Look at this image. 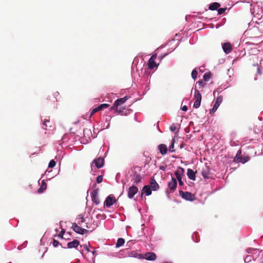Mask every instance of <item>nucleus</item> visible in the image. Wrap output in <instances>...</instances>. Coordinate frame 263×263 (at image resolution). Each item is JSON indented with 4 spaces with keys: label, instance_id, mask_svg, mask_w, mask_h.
<instances>
[{
    "label": "nucleus",
    "instance_id": "nucleus-1",
    "mask_svg": "<svg viewBox=\"0 0 263 263\" xmlns=\"http://www.w3.org/2000/svg\"><path fill=\"white\" fill-rule=\"evenodd\" d=\"M194 98L195 99V101L194 103L193 106L195 108H198L200 105L202 96L200 91L197 89H196V86L195 88Z\"/></svg>",
    "mask_w": 263,
    "mask_h": 263
},
{
    "label": "nucleus",
    "instance_id": "nucleus-2",
    "mask_svg": "<svg viewBox=\"0 0 263 263\" xmlns=\"http://www.w3.org/2000/svg\"><path fill=\"white\" fill-rule=\"evenodd\" d=\"M180 196L183 199L189 201H194L195 199V195L189 192L179 191Z\"/></svg>",
    "mask_w": 263,
    "mask_h": 263
},
{
    "label": "nucleus",
    "instance_id": "nucleus-3",
    "mask_svg": "<svg viewBox=\"0 0 263 263\" xmlns=\"http://www.w3.org/2000/svg\"><path fill=\"white\" fill-rule=\"evenodd\" d=\"M116 201L117 200L114 196L112 194H110L106 197L104 202V205L107 208H110L115 203H116Z\"/></svg>",
    "mask_w": 263,
    "mask_h": 263
},
{
    "label": "nucleus",
    "instance_id": "nucleus-4",
    "mask_svg": "<svg viewBox=\"0 0 263 263\" xmlns=\"http://www.w3.org/2000/svg\"><path fill=\"white\" fill-rule=\"evenodd\" d=\"M104 163V160L102 157H99L97 159H95L93 160L91 164V167L92 169V167L95 166L97 167V168H101L103 166Z\"/></svg>",
    "mask_w": 263,
    "mask_h": 263
},
{
    "label": "nucleus",
    "instance_id": "nucleus-5",
    "mask_svg": "<svg viewBox=\"0 0 263 263\" xmlns=\"http://www.w3.org/2000/svg\"><path fill=\"white\" fill-rule=\"evenodd\" d=\"M71 228L74 232L83 235L87 233L88 232V231L86 229L82 228L80 227H79L78 224L76 223H72Z\"/></svg>",
    "mask_w": 263,
    "mask_h": 263
},
{
    "label": "nucleus",
    "instance_id": "nucleus-6",
    "mask_svg": "<svg viewBox=\"0 0 263 263\" xmlns=\"http://www.w3.org/2000/svg\"><path fill=\"white\" fill-rule=\"evenodd\" d=\"M157 58V54H153L149 59V61L148 62V66L149 69H154L155 67H158V65L155 62V60Z\"/></svg>",
    "mask_w": 263,
    "mask_h": 263
},
{
    "label": "nucleus",
    "instance_id": "nucleus-7",
    "mask_svg": "<svg viewBox=\"0 0 263 263\" xmlns=\"http://www.w3.org/2000/svg\"><path fill=\"white\" fill-rule=\"evenodd\" d=\"M98 192L99 189H97L93 191V192L90 194L91 200L92 202L95 203L96 205H98L100 203V200L98 196Z\"/></svg>",
    "mask_w": 263,
    "mask_h": 263
},
{
    "label": "nucleus",
    "instance_id": "nucleus-8",
    "mask_svg": "<svg viewBox=\"0 0 263 263\" xmlns=\"http://www.w3.org/2000/svg\"><path fill=\"white\" fill-rule=\"evenodd\" d=\"M138 191V189L135 185H132L128 189V197L132 199L134 197L135 195L137 194Z\"/></svg>",
    "mask_w": 263,
    "mask_h": 263
},
{
    "label": "nucleus",
    "instance_id": "nucleus-9",
    "mask_svg": "<svg viewBox=\"0 0 263 263\" xmlns=\"http://www.w3.org/2000/svg\"><path fill=\"white\" fill-rule=\"evenodd\" d=\"M222 47L223 51L226 54L230 53L233 50V47L230 43H224L222 45Z\"/></svg>",
    "mask_w": 263,
    "mask_h": 263
},
{
    "label": "nucleus",
    "instance_id": "nucleus-10",
    "mask_svg": "<svg viewBox=\"0 0 263 263\" xmlns=\"http://www.w3.org/2000/svg\"><path fill=\"white\" fill-rule=\"evenodd\" d=\"M142 180V177L140 174L135 172L132 176V181L136 184H139Z\"/></svg>",
    "mask_w": 263,
    "mask_h": 263
},
{
    "label": "nucleus",
    "instance_id": "nucleus-11",
    "mask_svg": "<svg viewBox=\"0 0 263 263\" xmlns=\"http://www.w3.org/2000/svg\"><path fill=\"white\" fill-rule=\"evenodd\" d=\"M184 173V168L178 167L177 169V170L175 172V175L178 179H182V176H183Z\"/></svg>",
    "mask_w": 263,
    "mask_h": 263
},
{
    "label": "nucleus",
    "instance_id": "nucleus-12",
    "mask_svg": "<svg viewBox=\"0 0 263 263\" xmlns=\"http://www.w3.org/2000/svg\"><path fill=\"white\" fill-rule=\"evenodd\" d=\"M210 168L208 166H205L202 168L201 171V175L204 179H208L210 178Z\"/></svg>",
    "mask_w": 263,
    "mask_h": 263
},
{
    "label": "nucleus",
    "instance_id": "nucleus-13",
    "mask_svg": "<svg viewBox=\"0 0 263 263\" xmlns=\"http://www.w3.org/2000/svg\"><path fill=\"white\" fill-rule=\"evenodd\" d=\"M177 183L175 178L172 177L171 181L168 183V186L172 191H174L177 187Z\"/></svg>",
    "mask_w": 263,
    "mask_h": 263
},
{
    "label": "nucleus",
    "instance_id": "nucleus-14",
    "mask_svg": "<svg viewBox=\"0 0 263 263\" xmlns=\"http://www.w3.org/2000/svg\"><path fill=\"white\" fill-rule=\"evenodd\" d=\"M143 258L148 260H155L156 259V255L154 252H148L145 254Z\"/></svg>",
    "mask_w": 263,
    "mask_h": 263
},
{
    "label": "nucleus",
    "instance_id": "nucleus-15",
    "mask_svg": "<svg viewBox=\"0 0 263 263\" xmlns=\"http://www.w3.org/2000/svg\"><path fill=\"white\" fill-rule=\"evenodd\" d=\"M149 186L151 189H152L153 191H156L159 187V184L157 183L156 181L154 178H151Z\"/></svg>",
    "mask_w": 263,
    "mask_h": 263
},
{
    "label": "nucleus",
    "instance_id": "nucleus-16",
    "mask_svg": "<svg viewBox=\"0 0 263 263\" xmlns=\"http://www.w3.org/2000/svg\"><path fill=\"white\" fill-rule=\"evenodd\" d=\"M145 194L146 196H149L152 194V190L149 185H144L142 190L141 195Z\"/></svg>",
    "mask_w": 263,
    "mask_h": 263
},
{
    "label": "nucleus",
    "instance_id": "nucleus-17",
    "mask_svg": "<svg viewBox=\"0 0 263 263\" xmlns=\"http://www.w3.org/2000/svg\"><path fill=\"white\" fill-rule=\"evenodd\" d=\"M128 256L131 257H136L139 259H143V256L141 254H138L135 251H132L128 252Z\"/></svg>",
    "mask_w": 263,
    "mask_h": 263
},
{
    "label": "nucleus",
    "instance_id": "nucleus-18",
    "mask_svg": "<svg viewBox=\"0 0 263 263\" xmlns=\"http://www.w3.org/2000/svg\"><path fill=\"white\" fill-rule=\"evenodd\" d=\"M80 242L77 239L73 240L72 241L69 242L67 243V247L69 249L76 248L79 245Z\"/></svg>",
    "mask_w": 263,
    "mask_h": 263
},
{
    "label": "nucleus",
    "instance_id": "nucleus-19",
    "mask_svg": "<svg viewBox=\"0 0 263 263\" xmlns=\"http://www.w3.org/2000/svg\"><path fill=\"white\" fill-rule=\"evenodd\" d=\"M158 149L162 155H165L167 152V148L166 145L161 144L158 146Z\"/></svg>",
    "mask_w": 263,
    "mask_h": 263
},
{
    "label": "nucleus",
    "instance_id": "nucleus-20",
    "mask_svg": "<svg viewBox=\"0 0 263 263\" xmlns=\"http://www.w3.org/2000/svg\"><path fill=\"white\" fill-rule=\"evenodd\" d=\"M187 176L189 178L192 180H195V173L191 168H188L187 171Z\"/></svg>",
    "mask_w": 263,
    "mask_h": 263
},
{
    "label": "nucleus",
    "instance_id": "nucleus-21",
    "mask_svg": "<svg viewBox=\"0 0 263 263\" xmlns=\"http://www.w3.org/2000/svg\"><path fill=\"white\" fill-rule=\"evenodd\" d=\"M128 99V97L127 96H125L124 98L117 99L114 103L116 104V105L119 106V105L124 103Z\"/></svg>",
    "mask_w": 263,
    "mask_h": 263
},
{
    "label": "nucleus",
    "instance_id": "nucleus-22",
    "mask_svg": "<svg viewBox=\"0 0 263 263\" xmlns=\"http://www.w3.org/2000/svg\"><path fill=\"white\" fill-rule=\"evenodd\" d=\"M220 6V4L217 2H214L209 5V9L211 10H218Z\"/></svg>",
    "mask_w": 263,
    "mask_h": 263
},
{
    "label": "nucleus",
    "instance_id": "nucleus-23",
    "mask_svg": "<svg viewBox=\"0 0 263 263\" xmlns=\"http://www.w3.org/2000/svg\"><path fill=\"white\" fill-rule=\"evenodd\" d=\"M250 159V158L249 156H246V157H242L241 156L239 157V159H238V160H234L235 162H241L242 163H245L247 162H248Z\"/></svg>",
    "mask_w": 263,
    "mask_h": 263
},
{
    "label": "nucleus",
    "instance_id": "nucleus-24",
    "mask_svg": "<svg viewBox=\"0 0 263 263\" xmlns=\"http://www.w3.org/2000/svg\"><path fill=\"white\" fill-rule=\"evenodd\" d=\"M43 126H44L45 129H47L48 127L51 128L52 127L51 123H50L49 120L45 119L43 122Z\"/></svg>",
    "mask_w": 263,
    "mask_h": 263
},
{
    "label": "nucleus",
    "instance_id": "nucleus-25",
    "mask_svg": "<svg viewBox=\"0 0 263 263\" xmlns=\"http://www.w3.org/2000/svg\"><path fill=\"white\" fill-rule=\"evenodd\" d=\"M212 78V73L211 72L205 73L203 76L204 81L208 82Z\"/></svg>",
    "mask_w": 263,
    "mask_h": 263
},
{
    "label": "nucleus",
    "instance_id": "nucleus-26",
    "mask_svg": "<svg viewBox=\"0 0 263 263\" xmlns=\"http://www.w3.org/2000/svg\"><path fill=\"white\" fill-rule=\"evenodd\" d=\"M46 187H47L46 183L45 182L43 181L40 187L37 190V192L39 193H41L43 192L46 189Z\"/></svg>",
    "mask_w": 263,
    "mask_h": 263
},
{
    "label": "nucleus",
    "instance_id": "nucleus-27",
    "mask_svg": "<svg viewBox=\"0 0 263 263\" xmlns=\"http://www.w3.org/2000/svg\"><path fill=\"white\" fill-rule=\"evenodd\" d=\"M125 242V240L122 238H120L118 239L117 242L116 244V247L117 248H119L123 246Z\"/></svg>",
    "mask_w": 263,
    "mask_h": 263
},
{
    "label": "nucleus",
    "instance_id": "nucleus-28",
    "mask_svg": "<svg viewBox=\"0 0 263 263\" xmlns=\"http://www.w3.org/2000/svg\"><path fill=\"white\" fill-rule=\"evenodd\" d=\"M102 110L100 105L98 106V107H96L95 108H93L91 111V112L90 114V116H89V118H91L92 115L95 114L96 112L100 111V110Z\"/></svg>",
    "mask_w": 263,
    "mask_h": 263
},
{
    "label": "nucleus",
    "instance_id": "nucleus-29",
    "mask_svg": "<svg viewBox=\"0 0 263 263\" xmlns=\"http://www.w3.org/2000/svg\"><path fill=\"white\" fill-rule=\"evenodd\" d=\"M77 220H78V224L81 225L82 223L84 222L85 220L82 215H79V217L77 218Z\"/></svg>",
    "mask_w": 263,
    "mask_h": 263
},
{
    "label": "nucleus",
    "instance_id": "nucleus-30",
    "mask_svg": "<svg viewBox=\"0 0 263 263\" xmlns=\"http://www.w3.org/2000/svg\"><path fill=\"white\" fill-rule=\"evenodd\" d=\"M197 85H198L199 89L202 88L205 85V83L202 80L198 81L196 82V86L197 87Z\"/></svg>",
    "mask_w": 263,
    "mask_h": 263
},
{
    "label": "nucleus",
    "instance_id": "nucleus-31",
    "mask_svg": "<svg viewBox=\"0 0 263 263\" xmlns=\"http://www.w3.org/2000/svg\"><path fill=\"white\" fill-rule=\"evenodd\" d=\"M192 78L195 80L197 78V74H198V72L196 70V69H194L192 72Z\"/></svg>",
    "mask_w": 263,
    "mask_h": 263
},
{
    "label": "nucleus",
    "instance_id": "nucleus-32",
    "mask_svg": "<svg viewBox=\"0 0 263 263\" xmlns=\"http://www.w3.org/2000/svg\"><path fill=\"white\" fill-rule=\"evenodd\" d=\"M222 100H223L222 96H219L217 98L216 101L215 103L219 104L220 105V104L222 102Z\"/></svg>",
    "mask_w": 263,
    "mask_h": 263
},
{
    "label": "nucleus",
    "instance_id": "nucleus-33",
    "mask_svg": "<svg viewBox=\"0 0 263 263\" xmlns=\"http://www.w3.org/2000/svg\"><path fill=\"white\" fill-rule=\"evenodd\" d=\"M227 9V8L226 7V8H219L217 10V11H218V14H219V15H221L222 14H223L225 11Z\"/></svg>",
    "mask_w": 263,
    "mask_h": 263
},
{
    "label": "nucleus",
    "instance_id": "nucleus-34",
    "mask_svg": "<svg viewBox=\"0 0 263 263\" xmlns=\"http://www.w3.org/2000/svg\"><path fill=\"white\" fill-rule=\"evenodd\" d=\"M219 106V104L215 103L214 106H213V107L212 109L210 111V113H212V112L214 113V112H215L217 110V109L218 108Z\"/></svg>",
    "mask_w": 263,
    "mask_h": 263
},
{
    "label": "nucleus",
    "instance_id": "nucleus-35",
    "mask_svg": "<svg viewBox=\"0 0 263 263\" xmlns=\"http://www.w3.org/2000/svg\"><path fill=\"white\" fill-rule=\"evenodd\" d=\"M55 161L54 160H52L49 163L48 167L52 168L55 165Z\"/></svg>",
    "mask_w": 263,
    "mask_h": 263
},
{
    "label": "nucleus",
    "instance_id": "nucleus-36",
    "mask_svg": "<svg viewBox=\"0 0 263 263\" xmlns=\"http://www.w3.org/2000/svg\"><path fill=\"white\" fill-rule=\"evenodd\" d=\"M169 151L170 152H175V149H174V140L172 141V144H171V145H170V146L169 147Z\"/></svg>",
    "mask_w": 263,
    "mask_h": 263
},
{
    "label": "nucleus",
    "instance_id": "nucleus-37",
    "mask_svg": "<svg viewBox=\"0 0 263 263\" xmlns=\"http://www.w3.org/2000/svg\"><path fill=\"white\" fill-rule=\"evenodd\" d=\"M241 154V151L240 149L237 152L236 155L234 159V160H238V159H239V157L241 156H240Z\"/></svg>",
    "mask_w": 263,
    "mask_h": 263
},
{
    "label": "nucleus",
    "instance_id": "nucleus-38",
    "mask_svg": "<svg viewBox=\"0 0 263 263\" xmlns=\"http://www.w3.org/2000/svg\"><path fill=\"white\" fill-rule=\"evenodd\" d=\"M103 181V176L102 175L98 176L97 178L96 181L98 183H100Z\"/></svg>",
    "mask_w": 263,
    "mask_h": 263
},
{
    "label": "nucleus",
    "instance_id": "nucleus-39",
    "mask_svg": "<svg viewBox=\"0 0 263 263\" xmlns=\"http://www.w3.org/2000/svg\"><path fill=\"white\" fill-rule=\"evenodd\" d=\"M65 233V230L64 229H62L61 231L59 234L58 236L61 238H63V235Z\"/></svg>",
    "mask_w": 263,
    "mask_h": 263
},
{
    "label": "nucleus",
    "instance_id": "nucleus-40",
    "mask_svg": "<svg viewBox=\"0 0 263 263\" xmlns=\"http://www.w3.org/2000/svg\"><path fill=\"white\" fill-rule=\"evenodd\" d=\"M252 256H247L245 259V262H249L251 261Z\"/></svg>",
    "mask_w": 263,
    "mask_h": 263
},
{
    "label": "nucleus",
    "instance_id": "nucleus-41",
    "mask_svg": "<svg viewBox=\"0 0 263 263\" xmlns=\"http://www.w3.org/2000/svg\"><path fill=\"white\" fill-rule=\"evenodd\" d=\"M100 105L102 109H103L104 108H106L108 107L109 106L108 104H106V103L102 104H101Z\"/></svg>",
    "mask_w": 263,
    "mask_h": 263
},
{
    "label": "nucleus",
    "instance_id": "nucleus-42",
    "mask_svg": "<svg viewBox=\"0 0 263 263\" xmlns=\"http://www.w3.org/2000/svg\"><path fill=\"white\" fill-rule=\"evenodd\" d=\"M52 244L54 247H57L59 245V242L55 239H53Z\"/></svg>",
    "mask_w": 263,
    "mask_h": 263
},
{
    "label": "nucleus",
    "instance_id": "nucleus-43",
    "mask_svg": "<svg viewBox=\"0 0 263 263\" xmlns=\"http://www.w3.org/2000/svg\"><path fill=\"white\" fill-rule=\"evenodd\" d=\"M125 108H121V107H118V108H117V110L116 111L117 112L119 113V114H121L123 112V110Z\"/></svg>",
    "mask_w": 263,
    "mask_h": 263
},
{
    "label": "nucleus",
    "instance_id": "nucleus-44",
    "mask_svg": "<svg viewBox=\"0 0 263 263\" xmlns=\"http://www.w3.org/2000/svg\"><path fill=\"white\" fill-rule=\"evenodd\" d=\"M118 107V106L117 105H116V104L114 103L113 106L112 107H111L110 109L111 110H115L116 111L117 110Z\"/></svg>",
    "mask_w": 263,
    "mask_h": 263
},
{
    "label": "nucleus",
    "instance_id": "nucleus-45",
    "mask_svg": "<svg viewBox=\"0 0 263 263\" xmlns=\"http://www.w3.org/2000/svg\"><path fill=\"white\" fill-rule=\"evenodd\" d=\"M255 250V249H253V248H248L247 250V252L248 253H252L253 251H254Z\"/></svg>",
    "mask_w": 263,
    "mask_h": 263
},
{
    "label": "nucleus",
    "instance_id": "nucleus-46",
    "mask_svg": "<svg viewBox=\"0 0 263 263\" xmlns=\"http://www.w3.org/2000/svg\"><path fill=\"white\" fill-rule=\"evenodd\" d=\"M170 129L172 132H174L176 129V127L175 125H172L170 127Z\"/></svg>",
    "mask_w": 263,
    "mask_h": 263
},
{
    "label": "nucleus",
    "instance_id": "nucleus-47",
    "mask_svg": "<svg viewBox=\"0 0 263 263\" xmlns=\"http://www.w3.org/2000/svg\"><path fill=\"white\" fill-rule=\"evenodd\" d=\"M257 73L259 75H261L262 74V71H261V70H260V69L259 67L257 68Z\"/></svg>",
    "mask_w": 263,
    "mask_h": 263
},
{
    "label": "nucleus",
    "instance_id": "nucleus-48",
    "mask_svg": "<svg viewBox=\"0 0 263 263\" xmlns=\"http://www.w3.org/2000/svg\"><path fill=\"white\" fill-rule=\"evenodd\" d=\"M179 182V185H183V182L182 180V179H178Z\"/></svg>",
    "mask_w": 263,
    "mask_h": 263
},
{
    "label": "nucleus",
    "instance_id": "nucleus-49",
    "mask_svg": "<svg viewBox=\"0 0 263 263\" xmlns=\"http://www.w3.org/2000/svg\"><path fill=\"white\" fill-rule=\"evenodd\" d=\"M182 110L183 111H187V107L186 105L183 106L182 107Z\"/></svg>",
    "mask_w": 263,
    "mask_h": 263
},
{
    "label": "nucleus",
    "instance_id": "nucleus-50",
    "mask_svg": "<svg viewBox=\"0 0 263 263\" xmlns=\"http://www.w3.org/2000/svg\"><path fill=\"white\" fill-rule=\"evenodd\" d=\"M86 227L87 228H90V224L88 222L86 223Z\"/></svg>",
    "mask_w": 263,
    "mask_h": 263
},
{
    "label": "nucleus",
    "instance_id": "nucleus-51",
    "mask_svg": "<svg viewBox=\"0 0 263 263\" xmlns=\"http://www.w3.org/2000/svg\"><path fill=\"white\" fill-rule=\"evenodd\" d=\"M84 248H85V249H86V251H89V249L87 248V246H84Z\"/></svg>",
    "mask_w": 263,
    "mask_h": 263
},
{
    "label": "nucleus",
    "instance_id": "nucleus-52",
    "mask_svg": "<svg viewBox=\"0 0 263 263\" xmlns=\"http://www.w3.org/2000/svg\"><path fill=\"white\" fill-rule=\"evenodd\" d=\"M160 169L162 170H164L165 167L164 166H161L160 167Z\"/></svg>",
    "mask_w": 263,
    "mask_h": 263
},
{
    "label": "nucleus",
    "instance_id": "nucleus-53",
    "mask_svg": "<svg viewBox=\"0 0 263 263\" xmlns=\"http://www.w3.org/2000/svg\"><path fill=\"white\" fill-rule=\"evenodd\" d=\"M262 263H263V260H262Z\"/></svg>",
    "mask_w": 263,
    "mask_h": 263
}]
</instances>
